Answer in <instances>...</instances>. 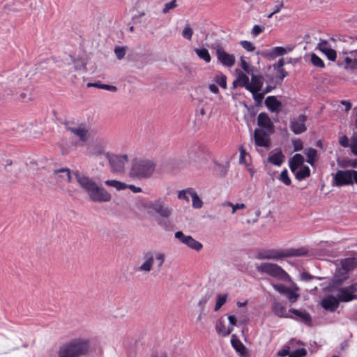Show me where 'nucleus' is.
Wrapping results in <instances>:
<instances>
[{"mask_svg":"<svg viewBox=\"0 0 357 357\" xmlns=\"http://www.w3.org/2000/svg\"><path fill=\"white\" fill-rule=\"evenodd\" d=\"M114 53L116 58L119 60L122 59L126 54V47H116L114 49Z\"/></svg>","mask_w":357,"mask_h":357,"instance_id":"nucleus-49","label":"nucleus"},{"mask_svg":"<svg viewBox=\"0 0 357 357\" xmlns=\"http://www.w3.org/2000/svg\"><path fill=\"white\" fill-rule=\"evenodd\" d=\"M51 174L47 178V182L51 185L61 188L67 178V167H59L56 163L50 167Z\"/></svg>","mask_w":357,"mask_h":357,"instance_id":"nucleus-8","label":"nucleus"},{"mask_svg":"<svg viewBox=\"0 0 357 357\" xmlns=\"http://www.w3.org/2000/svg\"><path fill=\"white\" fill-rule=\"evenodd\" d=\"M223 205L225 206L231 207V208H232L231 213L232 214L235 213L237 210L244 209L245 208V205L243 203L234 204L233 203H231L230 202H225L223 204Z\"/></svg>","mask_w":357,"mask_h":357,"instance_id":"nucleus-45","label":"nucleus"},{"mask_svg":"<svg viewBox=\"0 0 357 357\" xmlns=\"http://www.w3.org/2000/svg\"><path fill=\"white\" fill-rule=\"evenodd\" d=\"M273 310L274 313L280 317H293L291 313L287 312L286 307L279 302H274L273 304Z\"/></svg>","mask_w":357,"mask_h":357,"instance_id":"nucleus-28","label":"nucleus"},{"mask_svg":"<svg viewBox=\"0 0 357 357\" xmlns=\"http://www.w3.org/2000/svg\"><path fill=\"white\" fill-rule=\"evenodd\" d=\"M155 169V163L149 159H135L132 162L129 176L135 179L151 177Z\"/></svg>","mask_w":357,"mask_h":357,"instance_id":"nucleus-3","label":"nucleus"},{"mask_svg":"<svg viewBox=\"0 0 357 357\" xmlns=\"http://www.w3.org/2000/svg\"><path fill=\"white\" fill-rule=\"evenodd\" d=\"M339 301L335 296H329L322 300L321 305L325 310L334 312L339 306Z\"/></svg>","mask_w":357,"mask_h":357,"instance_id":"nucleus-23","label":"nucleus"},{"mask_svg":"<svg viewBox=\"0 0 357 357\" xmlns=\"http://www.w3.org/2000/svg\"><path fill=\"white\" fill-rule=\"evenodd\" d=\"M310 174V169L308 167H301L300 169L296 173V178L299 180H303L308 177Z\"/></svg>","mask_w":357,"mask_h":357,"instance_id":"nucleus-36","label":"nucleus"},{"mask_svg":"<svg viewBox=\"0 0 357 357\" xmlns=\"http://www.w3.org/2000/svg\"><path fill=\"white\" fill-rule=\"evenodd\" d=\"M284 160V155L281 151H278L268 158V161L276 166H280L283 163Z\"/></svg>","mask_w":357,"mask_h":357,"instance_id":"nucleus-32","label":"nucleus"},{"mask_svg":"<svg viewBox=\"0 0 357 357\" xmlns=\"http://www.w3.org/2000/svg\"><path fill=\"white\" fill-rule=\"evenodd\" d=\"M89 153L96 158L105 156L107 158V155H109V153L106 152L105 144L103 142H96L88 147Z\"/></svg>","mask_w":357,"mask_h":357,"instance_id":"nucleus-20","label":"nucleus"},{"mask_svg":"<svg viewBox=\"0 0 357 357\" xmlns=\"http://www.w3.org/2000/svg\"><path fill=\"white\" fill-rule=\"evenodd\" d=\"M271 132L256 129L254 132L255 143L257 146L268 148L270 146L268 135Z\"/></svg>","mask_w":357,"mask_h":357,"instance_id":"nucleus-18","label":"nucleus"},{"mask_svg":"<svg viewBox=\"0 0 357 357\" xmlns=\"http://www.w3.org/2000/svg\"><path fill=\"white\" fill-rule=\"evenodd\" d=\"M333 183L336 186L352 184V169L338 170L333 177Z\"/></svg>","mask_w":357,"mask_h":357,"instance_id":"nucleus-14","label":"nucleus"},{"mask_svg":"<svg viewBox=\"0 0 357 357\" xmlns=\"http://www.w3.org/2000/svg\"><path fill=\"white\" fill-rule=\"evenodd\" d=\"M59 357H67V344H63L59 351Z\"/></svg>","mask_w":357,"mask_h":357,"instance_id":"nucleus-57","label":"nucleus"},{"mask_svg":"<svg viewBox=\"0 0 357 357\" xmlns=\"http://www.w3.org/2000/svg\"><path fill=\"white\" fill-rule=\"evenodd\" d=\"M301 280H308L312 278V276L310 275L308 273L303 272L301 275Z\"/></svg>","mask_w":357,"mask_h":357,"instance_id":"nucleus-64","label":"nucleus"},{"mask_svg":"<svg viewBox=\"0 0 357 357\" xmlns=\"http://www.w3.org/2000/svg\"><path fill=\"white\" fill-rule=\"evenodd\" d=\"M102 89L107 90L112 92H115L117 90V88L115 86L112 85H108L103 84L102 86H101Z\"/></svg>","mask_w":357,"mask_h":357,"instance_id":"nucleus-58","label":"nucleus"},{"mask_svg":"<svg viewBox=\"0 0 357 357\" xmlns=\"http://www.w3.org/2000/svg\"><path fill=\"white\" fill-rule=\"evenodd\" d=\"M303 255H305V252L301 249H270L259 252L256 255V258L261 260L279 261L285 257L301 256Z\"/></svg>","mask_w":357,"mask_h":357,"instance_id":"nucleus-4","label":"nucleus"},{"mask_svg":"<svg viewBox=\"0 0 357 357\" xmlns=\"http://www.w3.org/2000/svg\"><path fill=\"white\" fill-rule=\"evenodd\" d=\"M228 320H229V324L231 325L229 327H232L233 328L234 326H236V317L234 315H229L228 317Z\"/></svg>","mask_w":357,"mask_h":357,"instance_id":"nucleus-62","label":"nucleus"},{"mask_svg":"<svg viewBox=\"0 0 357 357\" xmlns=\"http://www.w3.org/2000/svg\"><path fill=\"white\" fill-rule=\"evenodd\" d=\"M306 116L304 114H300L298 116L293 118L291 120V129L295 134H300L305 131V121Z\"/></svg>","mask_w":357,"mask_h":357,"instance_id":"nucleus-17","label":"nucleus"},{"mask_svg":"<svg viewBox=\"0 0 357 357\" xmlns=\"http://www.w3.org/2000/svg\"><path fill=\"white\" fill-rule=\"evenodd\" d=\"M258 126L260 127L262 131H266L267 132H272L273 125V123L269 118V116L266 113H260L257 117Z\"/></svg>","mask_w":357,"mask_h":357,"instance_id":"nucleus-19","label":"nucleus"},{"mask_svg":"<svg viewBox=\"0 0 357 357\" xmlns=\"http://www.w3.org/2000/svg\"><path fill=\"white\" fill-rule=\"evenodd\" d=\"M290 282L291 285L289 287H286L282 284H273V287L280 294L286 296L290 303H294L300 297L299 287L292 281Z\"/></svg>","mask_w":357,"mask_h":357,"instance_id":"nucleus-10","label":"nucleus"},{"mask_svg":"<svg viewBox=\"0 0 357 357\" xmlns=\"http://www.w3.org/2000/svg\"><path fill=\"white\" fill-rule=\"evenodd\" d=\"M306 350L303 348L296 349L295 351L290 352L289 357H303L305 356Z\"/></svg>","mask_w":357,"mask_h":357,"instance_id":"nucleus-51","label":"nucleus"},{"mask_svg":"<svg viewBox=\"0 0 357 357\" xmlns=\"http://www.w3.org/2000/svg\"><path fill=\"white\" fill-rule=\"evenodd\" d=\"M249 77L248 76L243 72L237 71V77L236 79L233 82V86L236 88L237 86L245 88L248 90L249 86Z\"/></svg>","mask_w":357,"mask_h":357,"instance_id":"nucleus-25","label":"nucleus"},{"mask_svg":"<svg viewBox=\"0 0 357 357\" xmlns=\"http://www.w3.org/2000/svg\"><path fill=\"white\" fill-rule=\"evenodd\" d=\"M148 213L154 215L157 225L162 229H168L171 225L172 207L167 203L163 197H158L145 204Z\"/></svg>","mask_w":357,"mask_h":357,"instance_id":"nucleus-2","label":"nucleus"},{"mask_svg":"<svg viewBox=\"0 0 357 357\" xmlns=\"http://www.w3.org/2000/svg\"><path fill=\"white\" fill-rule=\"evenodd\" d=\"M105 184L107 186L112 187L115 188L116 190H123L127 188V184L121 181H119L117 180H106L105 181Z\"/></svg>","mask_w":357,"mask_h":357,"instance_id":"nucleus-33","label":"nucleus"},{"mask_svg":"<svg viewBox=\"0 0 357 357\" xmlns=\"http://www.w3.org/2000/svg\"><path fill=\"white\" fill-rule=\"evenodd\" d=\"M215 329L217 333L222 336L228 335L233 331L232 327L226 326L221 319L216 323Z\"/></svg>","mask_w":357,"mask_h":357,"instance_id":"nucleus-31","label":"nucleus"},{"mask_svg":"<svg viewBox=\"0 0 357 357\" xmlns=\"http://www.w3.org/2000/svg\"><path fill=\"white\" fill-rule=\"evenodd\" d=\"M356 291H357V283L347 287L340 288L337 294V298L340 302H349L352 300H357V295L354 294Z\"/></svg>","mask_w":357,"mask_h":357,"instance_id":"nucleus-15","label":"nucleus"},{"mask_svg":"<svg viewBox=\"0 0 357 357\" xmlns=\"http://www.w3.org/2000/svg\"><path fill=\"white\" fill-rule=\"evenodd\" d=\"M193 34V31L189 24H187L182 31V36L190 40Z\"/></svg>","mask_w":357,"mask_h":357,"instance_id":"nucleus-47","label":"nucleus"},{"mask_svg":"<svg viewBox=\"0 0 357 357\" xmlns=\"http://www.w3.org/2000/svg\"><path fill=\"white\" fill-rule=\"evenodd\" d=\"M192 192H193L192 189L181 190L178 194V198L180 199H184L187 202H190V198L191 197Z\"/></svg>","mask_w":357,"mask_h":357,"instance_id":"nucleus-44","label":"nucleus"},{"mask_svg":"<svg viewBox=\"0 0 357 357\" xmlns=\"http://www.w3.org/2000/svg\"><path fill=\"white\" fill-rule=\"evenodd\" d=\"M278 179L287 185H289L291 183V181L288 176V171L287 169L282 171Z\"/></svg>","mask_w":357,"mask_h":357,"instance_id":"nucleus-46","label":"nucleus"},{"mask_svg":"<svg viewBox=\"0 0 357 357\" xmlns=\"http://www.w3.org/2000/svg\"><path fill=\"white\" fill-rule=\"evenodd\" d=\"M208 297L207 296H204V297H202L199 301L198 302V305L202 308V310H203L205 305L206 304V303L208 302Z\"/></svg>","mask_w":357,"mask_h":357,"instance_id":"nucleus-60","label":"nucleus"},{"mask_svg":"<svg viewBox=\"0 0 357 357\" xmlns=\"http://www.w3.org/2000/svg\"><path fill=\"white\" fill-rule=\"evenodd\" d=\"M250 92L252 93L253 99L255 100L257 104L261 103L264 98L265 93H259V91L254 92L253 91Z\"/></svg>","mask_w":357,"mask_h":357,"instance_id":"nucleus-50","label":"nucleus"},{"mask_svg":"<svg viewBox=\"0 0 357 357\" xmlns=\"http://www.w3.org/2000/svg\"><path fill=\"white\" fill-rule=\"evenodd\" d=\"M144 261L137 268V271L149 273L152 270L154 262L158 269H160L165 261L166 255L162 252H149L144 255Z\"/></svg>","mask_w":357,"mask_h":357,"instance_id":"nucleus-6","label":"nucleus"},{"mask_svg":"<svg viewBox=\"0 0 357 357\" xmlns=\"http://www.w3.org/2000/svg\"><path fill=\"white\" fill-rule=\"evenodd\" d=\"M241 46L248 52H252L255 50V45L250 41L243 40L241 42Z\"/></svg>","mask_w":357,"mask_h":357,"instance_id":"nucleus-52","label":"nucleus"},{"mask_svg":"<svg viewBox=\"0 0 357 357\" xmlns=\"http://www.w3.org/2000/svg\"><path fill=\"white\" fill-rule=\"evenodd\" d=\"M256 270L260 273H266L271 277L282 281L291 282L290 275L276 264L264 262L256 264Z\"/></svg>","mask_w":357,"mask_h":357,"instance_id":"nucleus-5","label":"nucleus"},{"mask_svg":"<svg viewBox=\"0 0 357 357\" xmlns=\"http://www.w3.org/2000/svg\"><path fill=\"white\" fill-rule=\"evenodd\" d=\"M305 155L307 158V162L313 165L317 155V150L312 148L308 149L305 151Z\"/></svg>","mask_w":357,"mask_h":357,"instance_id":"nucleus-39","label":"nucleus"},{"mask_svg":"<svg viewBox=\"0 0 357 357\" xmlns=\"http://www.w3.org/2000/svg\"><path fill=\"white\" fill-rule=\"evenodd\" d=\"M290 315L293 316V319L303 321L305 324H310L311 321L310 315L305 311L291 309L289 311Z\"/></svg>","mask_w":357,"mask_h":357,"instance_id":"nucleus-24","label":"nucleus"},{"mask_svg":"<svg viewBox=\"0 0 357 357\" xmlns=\"http://www.w3.org/2000/svg\"><path fill=\"white\" fill-rule=\"evenodd\" d=\"M227 299V294H219L217 296L216 303L215 305L214 310L218 311L219 310L222 306L226 303Z\"/></svg>","mask_w":357,"mask_h":357,"instance_id":"nucleus-40","label":"nucleus"},{"mask_svg":"<svg viewBox=\"0 0 357 357\" xmlns=\"http://www.w3.org/2000/svg\"><path fill=\"white\" fill-rule=\"evenodd\" d=\"M278 77L280 79H284L285 77H287L288 75V73L287 71H285L284 69L283 68H280L278 70Z\"/></svg>","mask_w":357,"mask_h":357,"instance_id":"nucleus-61","label":"nucleus"},{"mask_svg":"<svg viewBox=\"0 0 357 357\" xmlns=\"http://www.w3.org/2000/svg\"><path fill=\"white\" fill-rule=\"evenodd\" d=\"M68 130L76 137L78 140L75 142V146H83L90 137V127L86 123H80L75 127L68 128Z\"/></svg>","mask_w":357,"mask_h":357,"instance_id":"nucleus-11","label":"nucleus"},{"mask_svg":"<svg viewBox=\"0 0 357 357\" xmlns=\"http://www.w3.org/2000/svg\"><path fill=\"white\" fill-rule=\"evenodd\" d=\"M190 198L192 199V206L194 208H200L202 206L203 202L200 199V198L199 197V196L197 195V194L196 193V192L195 190H193V192H192V195H191Z\"/></svg>","mask_w":357,"mask_h":357,"instance_id":"nucleus-43","label":"nucleus"},{"mask_svg":"<svg viewBox=\"0 0 357 357\" xmlns=\"http://www.w3.org/2000/svg\"><path fill=\"white\" fill-rule=\"evenodd\" d=\"M340 144L343 147H350V144L349 143V139L346 135H343L339 139Z\"/></svg>","mask_w":357,"mask_h":357,"instance_id":"nucleus-54","label":"nucleus"},{"mask_svg":"<svg viewBox=\"0 0 357 357\" xmlns=\"http://www.w3.org/2000/svg\"><path fill=\"white\" fill-rule=\"evenodd\" d=\"M207 160V155L204 149L198 145H193L188 150V163L200 167L205 164Z\"/></svg>","mask_w":357,"mask_h":357,"instance_id":"nucleus-9","label":"nucleus"},{"mask_svg":"<svg viewBox=\"0 0 357 357\" xmlns=\"http://www.w3.org/2000/svg\"><path fill=\"white\" fill-rule=\"evenodd\" d=\"M240 151V157H239V162L241 164H246L247 161L245 160V156L248 155L245 149L243 147H241L239 149Z\"/></svg>","mask_w":357,"mask_h":357,"instance_id":"nucleus-53","label":"nucleus"},{"mask_svg":"<svg viewBox=\"0 0 357 357\" xmlns=\"http://www.w3.org/2000/svg\"><path fill=\"white\" fill-rule=\"evenodd\" d=\"M231 343L234 349L240 356H244L246 354V348L243 344L237 338L236 335H232Z\"/></svg>","mask_w":357,"mask_h":357,"instance_id":"nucleus-27","label":"nucleus"},{"mask_svg":"<svg viewBox=\"0 0 357 357\" xmlns=\"http://www.w3.org/2000/svg\"><path fill=\"white\" fill-rule=\"evenodd\" d=\"M342 268L346 272L354 270L357 266V259L349 257L342 259L340 261Z\"/></svg>","mask_w":357,"mask_h":357,"instance_id":"nucleus-29","label":"nucleus"},{"mask_svg":"<svg viewBox=\"0 0 357 357\" xmlns=\"http://www.w3.org/2000/svg\"><path fill=\"white\" fill-rule=\"evenodd\" d=\"M208 89L211 92L215 93V94L218 93L219 91L218 87L214 84H210L208 86Z\"/></svg>","mask_w":357,"mask_h":357,"instance_id":"nucleus-63","label":"nucleus"},{"mask_svg":"<svg viewBox=\"0 0 357 357\" xmlns=\"http://www.w3.org/2000/svg\"><path fill=\"white\" fill-rule=\"evenodd\" d=\"M195 52L197 55L206 63L211 61V56L207 49L206 48H195Z\"/></svg>","mask_w":357,"mask_h":357,"instance_id":"nucleus-34","label":"nucleus"},{"mask_svg":"<svg viewBox=\"0 0 357 357\" xmlns=\"http://www.w3.org/2000/svg\"><path fill=\"white\" fill-rule=\"evenodd\" d=\"M174 236L181 243L196 251H199L203 247L200 242L193 238L191 236L184 234L181 231H176L174 234Z\"/></svg>","mask_w":357,"mask_h":357,"instance_id":"nucleus-13","label":"nucleus"},{"mask_svg":"<svg viewBox=\"0 0 357 357\" xmlns=\"http://www.w3.org/2000/svg\"><path fill=\"white\" fill-rule=\"evenodd\" d=\"M292 50L293 48L290 47L287 49L282 47H275L271 50V54L276 56H283Z\"/></svg>","mask_w":357,"mask_h":357,"instance_id":"nucleus-38","label":"nucleus"},{"mask_svg":"<svg viewBox=\"0 0 357 357\" xmlns=\"http://www.w3.org/2000/svg\"><path fill=\"white\" fill-rule=\"evenodd\" d=\"M214 81L222 89L227 88V77L223 73H218L214 77Z\"/></svg>","mask_w":357,"mask_h":357,"instance_id":"nucleus-37","label":"nucleus"},{"mask_svg":"<svg viewBox=\"0 0 357 357\" xmlns=\"http://www.w3.org/2000/svg\"><path fill=\"white\" fill-rule=\"evenodd\" d=\"M350 148L352 153L357 155V133H354L351 137Z\"/></svg>","mask_w":357,"mask_h":357,"instance_id":"nucleus-48","label":"nucleus"},{"mask_svg":"<svg viewBox=\"0 0 357 357\" xmlns=\"http://www.w3.org/2000/svg\"><path fill=\"white\" fill-rule=\"evenodd\" d=\"M77 182L89 199L95 202H108L112 199L111 194L92 178L86 176L79 172H73Z\"/></svg>","mask_w":357,"mask_h":357,"instance_id":"nucleus-1","label":"nucleus"},{"mask_svg":"<svg viewBox=\"0 0 357 357\" xmlns=\"http://www.w3.org/2000/svg\"><path fill=\"white\" fill-rule=\"evenodd\" d=\"M264 31V29L261 27L259 25H255L252 29V34L254 36H257L259 35L262 31Z\"/></svg>","mask_w":357,"mask_h":357,"instance_id":"nucleus-55","label":"nucleus"},{"mask_svg":"<svg viewBox=\"0 0 357 357\" xmlns=\"http://www.w3.org/2000/svg\"><path fill=\"white\" fill-rule=\"evenodd\" d=\"M251 82L249 83L248 91H260L264 85V77L260 74H257L255 72L250 74Z\"/></svg>","mask_w":357,"mask_h":357,"instance_id":"nucleus-21","label":"nucleus"},{"mask_svg":"<svg viewBox=\"0 0 357 357\" xmlns=\"http://www.w3.org/2000/svg\"><path fill=\"white\" fill-rule=\"evenodd\" d=\"M265 105L270 111L275 112H278L282 107V103L275 96H268Z\"/></svg>","mask_w":357,"mask_h":357,"instance_id":"nucleus-26","label":"nucleus"},{"mask_svg":"<svg viewBox=\"0 0 357 357\" xmlns=\"http://www.w3.org/2000/svg\"><path fill=\"white\" fill-rule=\"evenodd\" d=\"M90 342L88 339L76 337L68 342V357H81L86 355L90 350Z\"/></svg>","mask_w":357,"mask_h":357,"instance_id":"nucleus-7","label":"nucleus"},{"mask_svg":"<svg viewBox=\"0 0 357 357\" xmlns=\"http://www.w3.org/2000/svg\"><path fill=\"white\" fill-rule=\"evenodd\" d=\"M317 48L322 52L331 61L336 59V52L331 49L330 45L326 40H321L318 43Z\"/></svg>","mask_w":357,"mask_h":357,"instance_id":"nucleus-22","label":"nucleus"},{"mask_svg":"<svg viewBox=\"0 0 357 357\" xmlns=\"http://www.w3.org/2000/svg\"><path fill=\"white\" fill-rule=\"evenodd\" d=\"M178 6L176 0H172L169 2L165 3L164 7L162 10V13L164 15L168 13L170 10H174Z\"/></svg>","mask_w":357,"mask_h":357,"instance_id":"nucleus-41","label":"nucleus"},{"mask_svg":"<svg viewBox=\"0 0 357 357\" xmlns=\"http://www.w3.org/2000/svg\"><path fill=\"white\" fill-rule=\"evenodd\" d=\"M127 188H129L132 192L138 193L142 192V190L140 187H137L134 185H127Z\"/></svg>","mask_w":357,"mask_h":357,"instance_id":"nucleus-59","label":"nucleus"},{"mask_svg":"<svg viewBox=\"0 0 357 357\" xmlns=\"http://www.w3.org/2000/svg\"><path fill=\"white\" fill-rule=\"evenodd\" d=\"M293 144L294 146V151H301L303 149V143L300 139L294 140L293 142Z\"/></svg>","mask_w":357,"mask_h":357,"instance_id":"nucleus-56","label":"nucleus"},{"mask_svg":"<svg viewBox=\"0 0 357 357\" xmlns=\"http://www.w3.org/2000/svg\"><path fill=\"white\" fill-rule=\"evenodd\" d=\"M304 158L301 154H295L289 162V167L291 172H295L301 166H302Z\"/></svg>","mask_w":357,"mask_h":357,"instance_id":"nucleus-30","label":"nucleus"},{"mask_svg":"<svg viewBox=\"0 0 357 357\" xmlns=\"http://www.w3.org/2000/svg\"><path fill=\"white\" fill-rule=\"evenodd\" d=\"M111 171L114 173H123L125 170V165L128 162L126 155H107Z\"/></svg>","mask_w":357,"mask_h":357,"instance_id":"nucleus-12","label":"nucleus"},{"mask_svg":"<svg viewBox=\"0 0 357 357\" xmlns=\"http://www.w3.org/2000/svg\"><path fill=\"white\" fill-rule=\"evenodd\" d=\"M310 61L316 67L324 68L325 66L323 60L314 53L311 54Z\"/></svg>","mask_w":357,"mask_h":357,"instance_id":"nucleus-42","label":"nucleus"},{"mask_svg":"<svg viewBox=\"0 0 357 357\" xmlns=\"http://www.w3.org/2000/svg\"><path fill=\"white\" fill-rule=\"evenodd\" d=\"M241 67L245 71V73L250 75L256 71L254 66H251L246 60L244 56L241 58Z\"/></svg>","mask_w":357,"mask_h":357,"instance_id":"nucleus-35","label":"nucleus"},{"mask_svg":"<svg viewBox=\"0 0 357 357\" xmlns=\"http://www.w3.org/2000/svg\"><path fill=\"white\" fill-rule=\"evenodd\" d=\"M218 60L226 67H232L235 63V56L225 52L222 48H218L216 51Z\"/></svg>","mask_w":357,"mask_h":357,"instance_id":"nucleus-16","label":"nucleus"}]
</instances>
